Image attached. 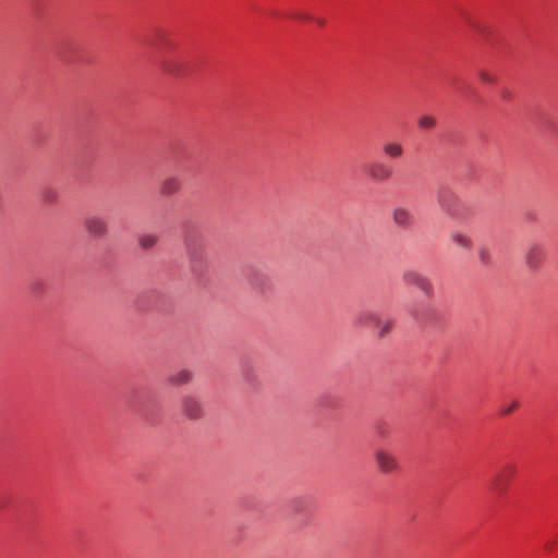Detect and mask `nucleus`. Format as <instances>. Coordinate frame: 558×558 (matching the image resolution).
Masks as SVG:
<instances>
[{
	"instance_id": "f257e3e1",
	"label": "nucleus",
	"mask_w": 558,
	"mask_h": 558,
	"mask_svg": "<svg viewBox=\"0 0 558 558\" xmlns=\"http://www.w3.org/2000/svg\"><path fill=\"white\" fill-rule=\"evenodd\" d=\"M143 44L157 50L162 71L170 75L185 76L195 68V65L190 64L182 54H169L174 48V43L162 29H156L154 34L145 36Z\"/></svg>"
},
{
	"instance_id": "f03ea898",
	"label": "nucleus",
	"mask_w": 558,
	"mask_h": 558,
	"mask_svg": "<svg viewBox=\"0 0 558 558\" xmlns=\"http://www.w3.org/2000/svg\"><path fill=\"white\" fill-rule=\"evenodd\" d=\"M184 244L192 274L196 278H203L209 267L203 235L196 229L187 230L184 234Z\"/></svg>"
},
{
	"instance_id": "7ed1b4c3",
	"label": "nucleus",
	"mask_w": 558,
	"mask_h": 558,
	"mask_svg": "<svg viewBox=\"0 0 558 558\" xmlns=\"http://www.w3.org/2000/svg\"><path fill=\"white\" fill-rule=\"evenodd\" d=\"M439 207L451 218L461 219L466 217L465 204L448 187H440L437 193Z\"/></svg>"
},
{
	"instance_id": "20e7f679",
	"label": "nucleus",
	"mask_w": 558,
	"mask_h": 558,
	"mask_svg": "<svg viewBox=\"0 0 558 558\" xmlns=\"http://www.w3.org/2000/svg\"><path fill=\"white\" fill-rule=\"evenodd\" d=\"M409 311L413 319L423 326H440L445 322L442 312L428 302L414 304Z\"/></svg>"
},
{
	"instance_id": "39448f33",
	"label": "nucleus",
	"mask_w": 558,
	"mask_h": 558,
	"mask_svg": "<svg viewBox=\"0 0 558 558\" xmlns=\"http://www.w3.org/2000/svg\"><path fill=\"white\" fill-rule=\"evenodd\" d=\"M402 280L405 286L420 289L427 298L434 295V286L430 279L417 270H405L402 275Z\"/></svg>"
},
{
	"instance_id": "423d86ee",
	"label": "nucleus",
	"mask_w": 558,
	"mask_h": 558,
	"mask_svg": "<svg viewBox=\"0 0 558 558\" xmlns=\"http://www.w3.org/2000/svg\"><path fill=\"white\" fill-rule=\"evenodd\" d=\"M245 278L251 287L259 294H267L272 289L270 277L260 269L250 267L245 270Z\"/></svg>"
},
{
	"instance_id": "0eeeda50",
	"label": "nucleus",
	"mask_w": 558,
	"mask_h": 558,
	"mask_svg": "<svg viewBox=\"0 0 558 558\" xmlns=\"http://www.w3.org/2000/svg\"><path fill=\"white\" fill-rule=\"evenodd\" d=\"M515 473V466L511 463L504 464L492 480V488L501 497L507 490V484Z\"/></svg>"
},
{
	"instance_id": "6e6552de",
	"label": "nucleus",
	"mask_w": 558,
	"mask_h": 558,
	"mask_svg": "<svg viewBox=\"0 0 558 558\" xmlns=\"http://www.w3.org/2000/svg\"><path fill=\"white\" fill-rule=\"evenodd\" d=\"M546 258V251L539 243L532 244L525 254V263L530 269H538Z\"/></svg>"
},
{
	"instance_id": "1a4fd4ad",
	"label": "nucleus",
	"mask_w": 558,
	"mask_h": 558,
	"mask_svg": "<svg viewBox=\"0 0 558 558\" xmlns=\"http://www.w3.org/2000/svg\"><path fill=\"white\" fill-rule=\"evenodd\" d=\"M368 175L374 181H387L392 174V168L383 161H373L367 166L366 169Z\"/></svg>"
},
{
	"instance_id": "9d476101",
	"label": "nucleus",
	"mask_w": 558,
	"mask_h": 558,
	"mask_svg": "<svg viewBox=\"0 0 558 558\" xmlns=\"http://www.w3.org/2000/svg\"><path fill=\"white\" fill-rule=\"evenodd\" d=\"M85 228L93 236H105L108 232V225L105 218L89 216L84 221Z\"/></svg>"
},
{
	"instance_id": "9b49d317",
	"label": "nucleus",
	"mask_w": 558,
	"mask_h": 558,
	"mask_svg": "<svg viewBox=\"0 0 558 558\" xmlns=\"http://www.w3.org/2000/svg\"><path fill=\"white\" fill-rule=\"evenodd\" d=\"M184 414L191 420H197L203 416L204 410L201 401L192 396H186L182 400Z\"/></svg>"
},
{
	"instance_id": "f8f14e48",
	"label": "nucleus",
	"mask_w": 558,
	"mask_h": 558,
	"mask_svg": "<svg viewBox=\"0 0 558 558\" xmlns=\"http://www.w3.org/2000/svg\"><path fill=\"white\" fill-rule=\"evenodd\" d=\"M267 14L270 17H274V19L290 17V19L295 20V21H304V22L314 21L320 27L325 26V24H326V20L325 19L314 17L313 15H311L308 13H303V12H294V13H291V14H282V13H280L277 10H270Z\"/></svg>"
},
{
	"instance_id": "ddd939ff",
	"label": "nucleus",
	"mask_w": 558,
	"mask_h": 558,
	"mask_svg": "<svg viewBox=\"0 0 558 558\" xmlns=\"http://www.w3.org/2000/svg\"><path fill=\"white\" fill-rule=\"evenodd\" d=\"M392 219L396 226L402 229H410L414 225V216L404 207H397L393 209Z\"/></svg>"
},
{
	"instance_id": "4468645a",
	"label": "nucleus",
	"mask_w": 558,
	"mask_h": 558,
	"mask_svg": "<svg viewBox=\"0 0 558 558\" xmlns=\"http://www.w3.org/2000/svg\"><path fill=\"white\" fill-rule=\"evenodd\" d=\"M355 324L359 326L376 328L380 326V316L372 310L361 311L355 317Z\"/></svg>"
},
{
	"instance_id": "2eb2a0df",
	"label": "nucleus",
	"mask_w": 558,
	"mask_h": 558,
	"mask_svg": "<svg viewBox=\"0 0 558 558\" xmlns=\"http://www.w3.org/2000/svg\"><path fill=\"white\" fill-rule=\"evenodd\" d=\"M376 461L381 472L389 473L398 469L397 459L385 450H378L376 453Z\"/></svg>"
},
{
	"instance_id": "dca6fc26",
	"label": "nucleus",
	"mask_w": 558,
	"mask_h": 558,
	"mask_svg": "<svg viewBox=\"0 0 558 558\" xmlns=\"http://www.w3.org/2000/svg\"><path fill=\"white\" fill-rule=\"evenodd\" d=\"M192 373L187 369H181L168 377V383L173 386H181L190 383L192 380Z\"/></svg>"
},
{
	"instance_id": "f3484780",
	"label": "nucleus",
	"mask_w": 558,
	"mask_h": 558,
	"mask_svg": "<svg viewBox=\"0 0 558 558\" xmlns=\"http://www.w3.org/2000/svg\"><path fill=\"white\" fill-rule=\"evenodd\" d=\"M383 151L387 157L397 159L403 155L404 149L398 142H387L383 145Z\"/></svg>"
},
{
	"instance_id": "a211bd4d",
	"label": "nucleus",
	"mask_w": 558,
	"mask_h": 558,
	"mask_svg": "<svg viewBox=\"0 0 558 558\" xmlns=\"http://www.w3.org/2000/svg\"><path fill=\"white\" fill-rule=\"evenodd\" d=\"M181 183L178 178H168L166 179L160 187V193L165 196H170L177 193L180 190Z\"/></svg>"
},
{
	"instance_id": "6ab92c4d",
	"label": "nucleus",
	"mask_w": 558,
	"mask_h": 558,
	"mask_svg": "<svg viewBox=\"0 0 558 558\" xmlns=\"http://www.w3.org/2000/svg\"><path fill=\"white\" fill-rule=\"evenodd\" d=\"M451 240L459 246L471 250L473 246V242L471 238L462 232L454 231L451 233Z\"/></svg>"
},
{
	"instance_id": "aec40b11",
	"label": "nucleus",
	"mask_w": 558,
	"mask_h": 558,
	"mask_svg": "<svg viewBox=\"0 0 558 558\" xmlns=\"http://www.w3.org/2000/svg\"><path fill=\"white\" fill-rule=\"evenodd\" d=\"M319 405L326 409H336L340 405V399L332 393H325L319 398Z\"/></svg>"
},
{
	"instance_id": "412c9836",
	"label": "nucleus",
	"mask_w": 558,
	"mask_h": 558,
	"mask_svg": "<svg viewBox=\"0 0 558 558\" xmlns=\"http://www.w3.org/2000/svg\"><path fill=\"white\" fill-rule=\"evenodd\" d=\"M291 510L295 513H301L308 518V500L305 498H296L291 502Z\"/></svg>"
},
{
	"instance_id": "4be33fe9",
	"label": "nucleus",
	"mask_w": 558,
	"mask_h": 558,
	"mask_svg": "<svg viewBox=\"0 0 558 558\" xmlns=\"http://www.w3.org/2000/svg\"><path fill=\"white\" fill-rule=\"evenodd\" d=\"M41 197L46 204H54L58 202L59 193L56 189L48 186L43 190Z\"/></svg>"
},
{
	"instance_id": "5701e85b",
	"label": "nucleus",
	"mask_w": 558,
	"mask_h": 558,
	"mask_svg": "<svg viewBox=\"0 0 558 558\" xmlns=\"http://www.w3.org/2000/svg\"><path fill=\"white\" fill-rule=\"evenodd\" d=\"M158 236L155 234H143L140 236V245L142 248L147 250L157 243Z\"/></svg>"
},
{
	"instance_id": "b1692460",
	"label": "nucleus",
	"mask_w": 558,
	"mask_h": 558,
	"mask_svg": "<svg viewBox=\"0 0 558 558\" xmlns=\"http://www.w3.org/2000/svg\"><path fill=\"white\" fill-rule=\"evenodd\" d=\"M395 320L389 318L384 323L380 320V326L376 327L378 329V336L384 338L386 337L393 328Z\"/></svg>"
},
{
	"instance_id": "393cba45",
	"label": "nucleus",
	"mask_w": 558,
	"mask_h": 558,
	"mask_svg": "<svg viewBox=\"0 0 558 558\" xmlns=\"http://www.w3.org/2000/svg\"><path fill=\"white\" fill-rule=\"evenodd\" d=\"M520 405V402L518 400L512 401L509 404H502L499 408V414L502 416L511 414L513 411H515Z\"/></svg>"
},
{
	"instance_id": "a878e982",
	"label": "nucleus",
	"mask_w": 558,
	"mask_h": 558,
	"mask_svg": "<svg viewBox=\"0 0 558 558\" xmlns=\"http://www.w3.org/2000/svg\"><path fill=\"white\" fill-rule=\"evenodd\" d=\"M478 258L484 266L492 264V253L487 247H481L478 251Z\"/></svg>"
},
{
	"instance_id": "bb28decb",
	"label": "nucleus",
	"mask_w": 558,
	"mask_h": 558,
	"mask_svg": "<svg viewBox=\"0 0 558 558\" xmlns=\"http://www.w3.org/2000/svg\"><path fill=\"white\" fill-rule=\"evenodd\" d=\"M418 125L421 129L429 130L435 125V119L430 116H423L418 120Z\"/></svg>"
},
{
	"instance_id": "cd10ccee",
	"label": "nucleus",
	"mask_w": 558,
	"mask_h": 558,
	"mask_svg": "<svg viewBox=\"0 0 558 558\" xmlns=\"http://www.w3.org/2000/svg\"><path fill=\"white\" fill-rule=\"evenodd\" d=\"M448 83L456 88L458 92L464 93V88H466L463 84L460 83L459 78L456 76L448 77Z\"/></svg>"
},
{
	"instance_id": "c85d7f7f",
	"label": "nucleus",
	"mask_w": 558,
	"mask_h": 558,
	"mask_svg": "<svg viewBox=\"0 0 558 558\" xmlns=\"http://www.w3.org/2000/svg\"><path fill=\"white\" fill-rule=\"evenodd\" d=\"M480 77H481V80H482L483 82H485V83H494V82H495L494 76H492V75H490L488 72H486V71H482V72L480 73Z\"/></svg>"
},
{
	"instance_id": "c756f323",
	"label": "nucleus",
	"mask_w": 558,
	"mask_h": 558,
	"mask_svg": "<svg viewBox=\"0 0 558 558\" xmlns=\"http://www.w3.org/2000/svg\"><path fill=\"white\" fill-rule=\"evenodd\" d=\"M500 96L506 99V100H509L511 98V92L507 88H504L501 89L500 92Z\"/></svg>"
},
{
	"instance_id": "7c9ffc66",
	"label": "nucleus",
	"mask_w": 558,
	"mask_h": 558,
	"mask_svg": "<svg viewBox=\"0 0 558 558\" xmlns=\"http://www.w3.org/2000/svg\"><path fill=\"white\" fill-rule=\"evenodd\" d=\"M35 291L37 292H40L43 290V284L38 283V284H35L34 288H33Z\"/></svg>"
}]
</instances>
